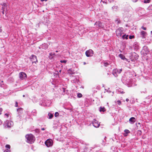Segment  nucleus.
<instances>
[{
    "instance_id": "obj_39",
    "label": "nucleus",
    "mask_w": 152,
    "mask_h": 152,
    "mask_svg": "<svg viewBox=\"0 0 152 152\" xmlns=\"http://www.w3.org/2000/svg\"><path fill=\"white\" fill-rule=\"evenodd\" d=\"M8 149H6L4 151V152H8Z\"/></svg>"
},
{
    "instance_id": "obj_27",
    "label": "nucleus",
    "mask_w": 152,
    "mask_h": 152,
    "mask_svg": "<svg viewBox=\"0 0 152 152\" xmlns=\"http://www.w3.org/2000/svg\"><path fill=\"white\" fill-rule=\"evenodd\" d=\"M117 102H118V105H120L121 104V101L119 100H118L117 101Z\"/></svg>"
},
{
    "instance_id": "obj_16",
    "label": "nucleus",
    "mask_w": 152,
    "mask_h": 152,
    "mask_svg": "<svg viewBox=\"0 0 152 152\" xmlns=\"http://www.w3.org/2000/svg\"><path fill=\"white\" fill-rule=\"evenodd\" d=\"M48 115L49 119H51L53 117V115L50 113H49Z\"/></svg>"
},
{
    "instance_id": "obj_38",
    "label": "nucleus",
    "mask_w": 152,
    "mask_h": 152,
    "mask_svg": "<svg viewBox=\"0 0 152 152\" xmlns=\"http://www.w3.org/2000/svg\"><path fill=\"white\" fill-rule=\"evenodd\" d=\"M138 0H132V1L134 2H136Z\"/></svg>"
},
{
    "instance_id": "obj_50",
    "label": "nucleus",
    "mask_w": 152,
    "mask_h": 152,
    "mask_svg": "<svg viewBox=\"0 0 152 152\" xmlns=\"http://www.w3.org/2000/svg\"><path fill=\"white\" fill-rule=\"evenodd\" d=\"M151 33H152V31H151Z\"/></svg>"
},
{
    "instance_id": "obj_2",
    "label": "nucleus",
    "mask_w": 152,
    "mask_h": 152,
    "mask_svg": "<svg viewBox=\"0 0 152 152\" xmlns=\"http://www.w3.org/2000/svg\"><path fill=\"white\" fill-rule=\"evenodd\" d=\"M122 29V28H119L116 31V35L118 37H121L122 35L123 32Z\"/></svg>"
},
{
    "instance_id": "obj_24",
    "label": "nucleus",
    "mask_w": 152,
    "mask_h": 152,
    "mask_svg": "<svg viewBox=\"0 0 152 152\" xmlns=\"http://www.w3.org/2000/svg\"><path fill=\"white\" fill-rule=\"evenodd\" d=\"M55 116L56 117H57L59 115V113L58 112H56L55 113Z\"/></svg>"
},
{
    "instance_id": "obj_11",
    "label": "nucleus",
    "mask_w": 152,
    "mask_h": 152,
    "mask_svg": "<svg viewBox=\"0 0 152 152\" xmlns=\"http://www.w3.org/2000/svg\"><path fill=\"white\" fill-rule=\"evenodd\" d=\"M146 34V32L144 31H142L140 32V34L142 36V37L143 38H145Z\"/></svg>"
},
{
    "instance_id": "obj_47",
    "label": "nucleus",
    "mask_w": 152,
    "mask_h": 152,
    "mask_svg": "<svg viewBox=\"0 0 152 152\" xmlns=\"http://www.w3.org/2000/svg\"><path fill=\"white\" fill-rule=\"evenodd\" d=\"M124 93V92H123V91H122V93Z\"/></svg>"
},
{
    "instance_id": "obj_6",
    "label": "nucleus",
    "mask_w": 152,
    "mask_h": 152,
    "mask_svg": "<svg viewBox=\"0 0 152 152\" xmlns=\"http://www.w3.org/2000/svg\"><path fill=\"white\" fill-rule=\"evenodd\" d=\"M19 76L20 78L23 80L26 78L27 75L25 72H22L19 73Z\"/></svg>"
},
{
    "instance_id": "obj_5",
    "label": "nucleus",
    "mask_w": 152,
    "mask_h": 152,
    "mask_svg": "<svg viewBox=\"0 0 152 152\" xmlns=\"http://www.w3.org/2000/svg\"><path fill=\"white\" fill-rule=\"evenodd\" d=\"M45 143L47 147H50L53 145V141L51 139H48L45 142Z\"/></svg>"
},
{
    "instance_id": "obj_32",
    "label": "nucleus",
    "mask_w": 152,
    "mask_h": 152,
    "mask_svg": "<svg viewBox=\"0 0 152 152\" xmlns=\"http://www.w3.org/2000/svg\"><path fill=\"white\" fill-rule=\"evenodd\" d=\"M55 54L54 53H49V55L51 56H53V55H54Z\"/></svg>"
},
{
    "instance_id": "obj_23",
    "label": "nucleus",
    "mask_w": 152,
    "mask_h": 152,
    "mask_svg": "<svg viewBox=\"0 0 152 152\" xmlns=\"http://www.w3.org/2000/svg\"><path fill=\"white\" fill-rule=\"evenodd\" d=\"M124 132L126 134H128L130 132L128 130L126 129L124 130Z\"/></svg>"
},
{
    "instance_id": "obj_40",
    "label": "nucleus",
    "mask_w": 152,
    "mask_h": 152,
    "mask_svg": "<svg viewBox=\"0 0 152 152\" xmlns=\"http://www.w3.org/2000/svg\"><path fill=\"white\" fill-rule=\"evenodd\" d=\"M2 123V121L0 119V125Z\"/></svg>"
},
{
    "instance_id": "obj_45",
    "label": "nucleus",
    "mask_w": 152,
    "mask_h": 152,
    "mask_svg": "<svg viewBox=\"0 0 152 152\" xmlns=\"http://www.w3.org/2000/svg\"><path fill=\"white\" fill-rule=\"evenodd\" d=\"M116 74H117V73H116L115 72H114V74L116 75Z\"/></svg>"
},
{
    "instance_id": "obj_20",
    "label": "nucleus",
    "mask_w": 152,
    "mask_h": 152,
    "mask_svg": "<svg viewBox=\"0 0 152 152\" xmlns=\"http://www.w3.org/2000/svg\"><path fill=\"white\" fill-rule=\"evenodd\" d=\"M82 95L81 93H78L77 95V96L78 98H81L82 96Z\"/></svg>"
},
{
    "instance_id": "obj_25",
    "label": "nucleus",
    "mask_w": 152,
    "mask_h": 152,
    "mask_svg": "<svg viewBox=\"0 0 152 152\" xmlns=\"http://www.w3.org/2000/svg\"><path fill=\"white\" fill-rule=\"evenodd\" d=\"M5 147L6 148H10V145H6L5 146Z\"/></svg>"
},
{
    "instance_id": "obj_49",
    "label": "nucleus",
    "mask_w": 152,
    "mask_h": 152,
    "mask_svg": "<svg viewBox=\"0 0 152 152\" xmlns=\"http://www.w3.org/2000/svg\"><path fill=\"white\" fill-rule=\"evenodd\" d=\"M124 135L125 136H127V135H126H126H125V134H124Z\"/></svg>"
},
{
    "instance_id": "obj_13",
    "label": "nucleus",
    "mask_w": 152,
    "mask_h": 152,
    "mask_svg": "<svg viewBox=\"0 0 152 152\" xmlns=\"http://www.w3.org/2000/svg\"><path fill=\"white\" fill-rule=\"evenodd\" d=\"M99 108H100L99 111L100 112H104L106 111L105 108L104 107H100Z\"/></svg>"
},
{
    "instance_id": "obj_9",
    "label": "nucleus",
    "mask_w": 152,
    "mask_h": 152,
    "mask_svg": "<svg viewBox=\"0 0 152 152\" xmlns=\"http://www.w3.org/2000/svg\"><path fill=\"white\" fill-rule=\"evenodd\" d=\"M7 123L6 124V126H7V127L8 128H10L12 126V122L9 121H7Z\"/></svg>"
},
{
    "instance_id": "obj_35",
    "label": "nucleus",
    "mask_w": 152,
    "mask_h": 152,
    "mask_svg": "<svg viewBox=\"0 0 152 152\" xmlns=\"http://www.w3.org/2000/svg\"><path fill=\"white\" fill-rule=\"evenodd\" d=\"M1 26H0V33H1L2 31V30L1 29Z\"/></svg>"
},
{
    "instance_id": "obj_30",
    "label": "nucleus",
    "mask_w": 152,
    "mask_h": 152,
    "mask_svg": "<svg viewBox=\"0 0 152 152\" xmlns=\"http://www.w3.org/2000/svg\"><path fill=\"white\" fill-rule=\"evenodd\" d=\"M3 109L2 108H0V115L1 114V113Z\"/></svg>"
},
{
    "instance_id": "obj_42",
    "label": "nucleus",
    "mask_w": 152,
    "mask_h": 152,
    "mask_svg": "<svg viewBox=\"0 0 152 152\" xmlns=\"http://www.w3.org/2000/svg\"><path fill=\"white\" fill-rule=\"evenodd\" d=\"M47 0H41V1H47Z\"/></svg>"
},
{
    "instance_id": "obj_44",
    "label": "nucleus",
    "mask_w": 152,
    "mask_h": 152,
    "mask_svg": "<svg viewBox=\"0 0 152 152\" xmlns=\"http://www.w3.org/2000/svg\"><path fill=\"white\" fill-rule=\"evenodd\" d=\"M61 70H60L59 71V72H61Z\"/></svg>"
},
{
    "instance_id": "obj_48",
    "label": "nucleus",
    "mask_w": 152,
    "mask_h": 152,
    "mask_svg": "<svg viewBox=\"0 0 152 152\" xmlns=\"http://www.w3.org/2000/svg\"><path fill=\"white\" fill-rule=\"evenodd\" d=\"M58 52V51L57 50V51H56V52Z\"/></svg>"
},
{
    "instance_id": "obj_31",
    "label": "nucleus",
    "mask_w": 152,
    "mask_h": 152,
    "mask_svg": "<svg viewBox=\"0 0 152 152\" xmlns=\"http://www.w3.org/2000/svg\"><path fill=\"white\" fill-rule=\"evenodd\" d=\"M4 10H2V13L3 15L4 14Z\"/></svg>"
},
{
    "instance_id": "obj_12",
    "label": "nucleus",
    "mask_w": 152,
    "mask_h": 152,
    "mask_svg": "<svg viewBox=\"0 0 152 152\" xmlns=\"http://www.w3.org/2000/svg\"><path fill=\"white\" fill-rule=\"evenodd\" d=\"M114 72H115L117 73V72H118V70L117 69H115L113 70V75L115 77H117L118 76L117 74H116V75L114 74Z\"/></svg>"
},
{
    "instance_id": "obj_17",
    "label": "nucleus",
    "mask_w": 152,
    "mask_h": 152,
    "mask_svg": "<svg viewBox=\"0 0 152 152\" xmlns=\"http://www.w3.org/2000/svg\"><path fill=\"white\" fill-rule=\"evenodd\" d=\"M119 56L122 59L124 60L125 58L124 56L121 54H120L119 55Z\"/></svg>"
},
{
    "instance_id": "obj_14",
    "label": "nucleus",
    "mask_w": 152,
    "mask_h": 152,
    "mask_svg": "<svg viewBox=\"0 0 152 152\" xmlns=\"http://www.w3.org/2000/svg\"><path fill=\"white\" fill-rule=\"evenodd\" d=\"M68 73L70 74H74L75 72L72 70V69H70L68 70Z\"/></svg>"
},
{
    "instance_id": "obj_1",
    "label": "nucleus",
    "mask_w": 152,
    "mask_h": 152,
    "mask_svg": "<svg viewBox=\"0 0 152 152\" xmlns=\"http://www.w3.org/2000/svg\"><path fill=\"white\" fill-rule=\"evenodd\" d=\"M26 138L27 139V142L30 144L33 143L35 140V137L31 134H27L25 136Z\"/></svg>"
},
{
    "instance_id": "obj_33",
    "label": "nucleus",
    "mask_w": 152,
    "mask_h": 152,
    "mask_svg": "<svg viewBox=\"0 0 152 152\" xmlns=\"http://www.w3.org/2000/svg\"><path fill=\"white\" fill-rule=\"evenodd\" d=\"M5 115H6L7 117V118L8 117H9V114H7V113H6L5 114Z\"/></svg>"
},
{
    "instance_id": "obj_36",
    "label": "nucleus",
    "mask_w": 152,
    "mask_h": 152,
    "mask_svg": "<svg viewBox=\"0 0 152 152\" xmlns=\"http://www.w3.org/2000/svg\"><path fill=\"white\" fill-rule=\"evenodd\" d=\"M3 6H4V7H6V4L5 3H4L3 4Z\"/></svg>"
},
{
    "instance_id": "obj_15",
    "label": "nucleus",
    "mask_w": 152,
    "mask_h": 152,
    "mask_svg": "<svg viewBox=\"0 0 152 152\" xmlns=\"http://www.w3.org/2000/svg\"><path fill=\"white\" fill-rule=\"evenodd\" d=\"M23 109L22 108H20L17 109V111L20 113H22Z\"/></svg>"
},
{
    "instance_id": "obj_46",
    "label": "nucleus",
    "mask_w": 152,
    "mask_h": 152,
    "mask_svg": "<svg viewBox=\"0 0 152 152\" xmlns=\"http://www.w3.org/2000/svg\"><path fill=\"white\" fill-rule=\"evenodd\" d=\"M86 64V63L85 62H84V64Z\"/></svg>"
},
{
    "instance_id": "obj_26",
    "label": "nucleus",
    "mask_w": 152,
    "mask_h": 152,
    "mask_svg": "<svg viewBox=\"0 0 152 152\" xmlns=\"http://www.w3.org/2000/svg\"><path fill=\"white\" fill-rule=\"evenodd\" d=\"M141 28L144 30H146L147 29L146 28L144 27L143 26H142Z\"/></svg>"
},
{
    "instance_id": "obj_7",
    "label": "nucleus",
    "mask_w": 152,
    "mask_h": 152,
    "mask_svg": "<svg viewBox=\"0 0 152 152\" xmlns=\"http://www.w3.org/2000/svg\"><path fill=\"white\" fill-rule=\"evenodd\" d=\"M92 124L93 126L95 127H99L100 125V123L96 120L94 119L93 121Z\"/></svg>"
},
{
    "instance_id": "obj_10",
    "label": "nucleus",
    "mask_w": 152,
    "mask_h": 152,
    "mask_svg": "<svg viewBox=\"0 0 152 152\" xmlns=\"http://www.w3.org/2000/svg\"><path fill=\"white\" fill-rule=\"evenodd\" d=\"M129 121L131 124H133L136 121V119L134 117H131L129 119Z\"/></svg>"
},
{
    "instance_id": "obj_41",
    "label": "nucleus",
    "mask_w": 152,
    "mask_h": 152,
    "mask_svg": "<svg viewBox=\"0 0 152 152\" xmlns=\"http://www.w3.org/2000/svg\"><path fill=\"white\" fill-rule=\"evenodd\" d=\"M126 101L127 102H128L129 101V99H126Z\"/></svg>"
},
{
    "instance_id": "obj_29",
    "label": "nucleus",
    "mask_w": 152,
    "mask_h": 152,
    "mask_svg": "<svg viewBox=\"0 0 152 152\" xmlns=\"http://www.w3.org/2000/svg\"><path fill=\"white\" fill-rule=\"evenodd\" d=\"M134 36H129V38L130 39H132V38H134Z\"/></svg>"
},
{
    "instance_id": "obj_3",
    "label": "nucleus",
    "mask_w": 152,
    "mask_h": 152,
    "mask_svg": "<svg viewBox=\"0 0 152 152\" xmlns=\"http://www.w3.org/2000/svg\"><path fill=\"white\" fill-rule=\"evenodd\" d=\"M30 59L31 60V61H32V63H36L38 62L37 57L35 55H31L30 57Z\"/></svg>"
},
{
    "instance_id": "obj_37",
    "label": "nucleus",
    "mask_w": 152,
    "mask_h": 152,
    "mask_svg": "<svg viewBox=\"0 0 152 152\" xmlns=\"http://www.w3.org/2000/svg\"><path fill=\"white\" fill-rule=\"evenodd\" d=\"M122 71V69H120L119 71H118V73H120Z\"/></svg>"
},
{
    "instance_id": "obj_4",
    "label": "nucleus",
    "mask_w": 152,
    "mask_h": 152,
    "mask_svg": "<svg viewBox=\"0 0 152 152\" xmlns=\"http://www.w3.org/2000/svg\"><path fill=\"white\" fill-rule=\"evenodd\" d=\"M86 55L87 57L92 56L94 54L93 51L91 49H89L86 52Z\"/></svg>"
},
{
    "instance_id": "obj_22",
    "label": "nucleus",
    "mask_w": 152,
    "mask_h": 152,
    "mask_svg": "<svg viewBox=\"0 0 152 152\" xmlns=\"http://www.w3.org/2000/svg\"><path fill=\"white\" fill-rule=\"evenodd\" d=\"M60 62L61 63H64L66 64L67 62V61L66 60H61Z\"/></svg>"
},
{
    "instance_id": "obj_18",
    "label": "nucleus",
    "mask_w": 152,
    "mask_h": 152,
    "mask_svg": "<svg viewBox=\"0 0 152 152\" xmlns=\"http://www.w3.org/2000/svg\"><path fill=\"white\" fill-rule=\"evenodd\" d=\"M128 35H126V34H124L122 36V38L123 39H128Z\"/></svg>"
},
{
    "instance_id": "obj_43",
    "label": "nucleus",
    "mask_w": 152,
    "mask_h": 152,
    "mask_svg": "<svg viewBox=\"0 0 152 152\" xmlns=\"http://www.w3.org/2000/svg\"><path fill=\"white\" fill-rule=\"evenodd\" d=\"M42 130H45V129L44 128H42V129H41Z\"/></svg>"
},
{
    "instance_id": "obj_34",
    "label": "nucleus",
    "mask_w": 152,
    "mask_h": 152,
    "mask_svg": "<svg viewBox=\"0 0 152 152\" xmlns=\"http://www.w3.org/2000/svg\"><path fill=\"white\" fill-rule=\"evenodd\" d=\"M6 7H4V6H3L2 7V9H1V10H5V8Z\"/></svg>"
},
{
    "instance_id": "obj_19",
    "label": "nucleus",
    "mask_w": 152,
    "mask_h": 152,
    "mask_svg": "<svg viewBox=\"0 0 152 152\" xmlns=\"http://www.w3.org/2000/svg\"><path fill=\"white\" fill-rule=\"evenodd\" d=\"M115 22H116V23L117 24L121 22V21L119 19H116L115 20Z\"/></svg>"
},
{
    "instance_id": "obj_28",
    "label": "nucleus",
    "mask_w": 152,
    "mask_h": 152,
    "mask_svg": "<svg viewBox=\"0 0 152 152\" xmlns=\"http://www.w3.org/2000/svg\"><path fill=\"white\" fill-rule=\"evenodd\" d=\"M15 107H18V102H15Z\"/></svg>"
},
{
    "instance_id": "obj_8",
    "label": "nucleus",
    "mask_w": 152,
    "mask_h": 152,
    "mask_svg": "<svg viewBox=\"0 0 152 152\" xmlns=\"http://www.w3.org/2000/svg\"><path fill=\"white\" fill-rule=\"evenodd\" d=\"M94 25L98 26V27L101 28H103L104 27V26L102 25V23L99 21L96 22Z\"/></svg>"
},
{
    "instance_id": "obj_21",
    "label": "nucleus",
    "mask_w": 152,
    "mask_h": 152,
    "mask_svg": "<svg viewBox=\"0 0 152 152\" xmlns=\"http://www.w3.org/2000/svg\"><path fill=\"white\" fill-rule=\"evenodd\" d=\"M151 1V0H145L144 1V2L145 3H149Z\"/></svg>"
}]
</instances>
